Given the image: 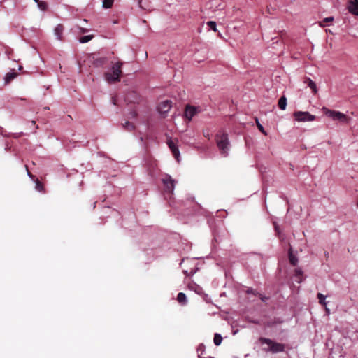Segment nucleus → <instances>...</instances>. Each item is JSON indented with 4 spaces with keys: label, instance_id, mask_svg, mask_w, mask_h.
I'll return each instance as SVG.
<instances>
[{
    "label": "nucleus",
    "instance_id": "obj_30",
    "mask_svg": "<svg viewBox=\"0 0 358 358\" xmlns=\"http://www.w3.org/2000/svg\"><path fill=\"white\" fill-rule=\"evenodd\" d=\"M80 32V33H87L89 31V29L83 28V27H79Z\"/></svg>",
    "mask_w": 358,
    "mask_h": 358
},
{
    "label": "nucleus",
    "instance_id": "obj_16",
    "mask_svg": "<svg viewBox=\"0 0 358 358\" xmlns=\"http://www.w3.org/2000/svg\"><path fill=\"white\" fill-rule=\"evenodd\" d=\"M278 106L279 108L284 110L286 109L287 106V99L285 96L280 97V99L278 101Z\"/></svg>",
    "mask_w": 358,
    "mask_h": 358
},
{
    "label": "nucleus",
    "instance_id": "obj_36",
    "mask_svg": "<svg viewBox=\"0 0 358 358\" xmlns=\"http://www.w3.org/2000/svg\"><path fill=\"white\" fill-rule=\"evenodd\" d=\"M27 175L30 177V178H33L34 176L30 173V172H29L27 171Z\"/></svg>",
    "mask_w": 358,
    "mask_h": 358
},
{
    "label": "nucleus",
    "instance_id": "obj_23",
    "mask_svg": "<svg viewBox=\"0 0 358 358\" xmlns=\"http://www.w3.org/2000/svg\"><path fill=\"white\" fill-rule=\"evenodd\" d=\"M189 287L191 289H194V292H196L197 294H201L202 292V288L196 284L189 285Z\"/></svg>",
    "mask_w": 358,
    "mask_h": 358
},
{
    "label": "nucleus",
    "instance_id": "obj_19",
    "mask_svg": "<svg viewBox=\"0 0 358 358\" xmlns=\"http://www.w3.org/2000/svg\"><path fill=\"white\" fill-rule=\"evenodd\" d=\"M289 262L290 263L293 265V266H296L297 262H298V259L297 258L292 255V251H291V248L289 249Z\"/></svg>",
    "mask_w": 358,
    "mask_h": 358
},
{
    "label": "nucleus",
    "instance_id": "obj_13",
    "mask_svg": "<svg viewBox=\"0 0 358 358\" xmlns=\"http://www.w3.org/2000/svg\"><path fill=\"white\" fill-rule=\"evenodd\" d=\"M64 27L62 24H57L55 28L54 33L58 40H62Z\"/></svg>",
    "mask_w": 358,
    "mask_h": 358
},
{
    "label": "nucleus",
    "instance_id": "obj_1",
    "mask_svg": "<svg viewBox=\"0 0 358 358\" xmlns=\"http://www.w3.org/2000/svg\"><path fill=\"white\" fill-rule=\"evenodd\" d=\"M215 141L217 146L220 150V154L223 157H227L229 155L230 149V143L229 141L228 135L222 131H220L215 136Z\"/></svg>",
    "mask_w": 358,
    "mask_h": 358
},
{
    "label": "nucleus",
    "instance_id": "obj_4",
    "mask_svg": "<svg viewBox=\"0 0 358 358\" xmlns=\"http://www.w3.org/2000/svg\"><path fill=\"white\" fill-rule=\"evenodd\" d=\"M322 110L327 117L331 118L334 121H338L343 124H348L350 120V117L340 111L330 110L326 107H323Z\"/></svg>",
    "mask_w": 358,
    "mask_h": 358
},
{
    "label": "nucleus",
    "instance_id": "obj_20",
    "mask_svg": "<svg viewBox=\"0 0 358 358\" xmlns=\"http://www.w3.org/2000/svg\"><path fill=\"white\" fill-rule=\"evenodd\" d=\"M38 8L42 10L45 11L48 8V4L45 1H40L37 3Z\"/></svg>",
    "mask_w": 358,
    "mask_h": 358
},
{
    "label": "nucleus",
    "instance_id": "obj_14",
    "mask_svg": "<svg viewBox=\"0 0 358 358\" xmlns=\"http://www.w3.org/2000/svg\"><path fill=\"white\" fill-rule=\"evenodd\" d=\"M177 300L182 305H186L187 303L186 295L183 292L178 294Z\"/></svg>",
    "mask_w": 358,
    "mask_h": 358
},
{
    "label": "nucleus",
    "instance_id": "obj_17",
    "mask_svg": "<svg viewBox=\"0 0 358 358\" xmlns=\"http://www.w3.org/2000/svg\"><path fill=\"white\" fill-rule=\"evenodd\" d=\"M222 337L220 334H215L213 342L215 345H220L222 343Z\"/></svg>",
    "mask_w": 358,
    "mask_h": 358
},
{
    "label": "nucleus",
    "instance_id": "obj_39",
    "mask_svg": "<svg viewBox=\"0 0 358 358\" xmlns=\"http://www.w3.org/2000/svg\"><path fill=\"white\" fill-rule=\"evenodd\" d=\"M357 206H358V201H357Z\"/></svg>",
    "mask_w": 358,
    "mask_h": 358
},
{
    "label": "nucleus",
    "instance_id": "obj_5",
    "mask_svg": "<svg viewBox=\"0 0 358 358\" xmlns=\"http://www.w3.org/2000/svg\"><path fill=\"white\" fill-rule=\"evenodd\" d=\"M162 183L164 185L165 191L172 194L173 192L176 181L173 180L171 176L166 174L162 179Z\"/></svg>",
    "mask_w": 358,
    "mask_h": 358
},
{
    "label": "nucleus",
    "instance_id": "obj_24",
    "mask_svg": "<svg viewBox=\"0 0 358 358\" xmlns=\"http://www.w3.org/2000/svg\"><path fill=\"white\" fill-rule=\"evenodd\" d=\"M208 28L214 31H217V24L214 21H208L206 23Z\"/></svg>",
    "mask_w": 358,
    "mask_h": 358
},
{
    "label": "nucleus",
    "instance_id": "obj_7",
    "mask_svg": "<svg viewBox=\"0 0 358 358\" xmlns=\"http://www.w3.org/2000/svg\"><path fill=\"white\" fill-rule=\"evenodd\" d=\"M178 141L173 140L171 138H169L167 139V145L170 150H171L175 159L177 160V162H180V151L178 150V145H177Z\"/></svg>",
    "mask_w": 358,
    "mask_h": 358
},
{
    "label": "nucleus",
    "instance_id": "obj_32",
    "mask_svg": "<svg viewBox=\"0 0 358 358\" xmlns=\"http://www.w3.org/2000/svg\"><path fill=\"white\" fill-rule=\"evenodd\" d=\"M203 348H204L203 345H200L199 346L198 350H203Z\"/></svg>",
    "mask_w": 358,
    "mask_h": 358
},
{
    "label": "nucleus",
    "instance_id": "obj_31",
    "mask_svg": "<svg viewBox=\"0 0 358 358\" xmlns=\"http://www.w3.org/2000/svg\"><path fill=\"white\" fill-rule=\"evenodd\" d=\"M189 262H191V261H190V260H189L188 259H182V262L180 263V265H181V266H182V265H184V264H185L186 263H188Z\"/></svg>",
    "mask_w": 358,
    "mask_h": 358
},
{
    "label": "nucleus",
    "instance_id": "obj_6",
    "mask_svg": "<svg viewBox=\"0 0 358 358\" xmlns=\"http://www.w3.org/2000/svg\"><path fill=\"white\" fill-rule=\"evenodd\" d=\"M294 116L298 122H311L315 120V116L308 112L297 111L294 113Z\"/></svg>",
    "mask_w": 358,
    "mask_h": 358
},
{
    "label": "nucleus",
    "instance_id": "obj_26",
    "mask_svg": "<svg viewBox=\"0 0 358 358\" xmlns=\"http://www.w3.org/2000/svg\"><path fill=\"white\" fill-rule=\"evenodd\" d=\"M35 189L38 191V192H42L43 190V185L42 183L38 180L36 179V187H35Z\"/></svg>",
    "mask_w": 358,
    "mask_h": 358
},
{
    "label": "nucleus",
    "instance_id": "obj_27",
    "mask_svg": "<svg viewBox=\"0 0 358 358\" xmlns=\"http://www.w3.org/2000/svg\"><path fill=\"white\" fill-rule=\"evenodd\" d=\"M123 127L129 131H131L134 128V125L128 121L123 124Z\"/></svg>",
    "mask_w": 358,
    "mask_h": 358
},
{
    "label": "nucleus",
    "instance_id": "obj_9",
    "mask_svg": "<svg viewBox=\"0 0 358 358\" xmlns=\"http://www.w3.org/2000/svg\"><path fill=\"white\" fill-rule=\"evenodd\" d=\"M200 111L201 110L199 107L187 106L185 110V115L189 120H191L192 117Z\"/></svg>",
    "mask_w": 358,
    "mask_h": 358
},
{
    "label": "nucleus",
    "instance_id": "obj_15",
    "mask_svg": "<svg viewBox=\"0 0 358 358\" xmlns=\"http://www.w3.org/2000/svg\"><path fill=\"white\" fill-rule=\"evenodd\" d=\"M17 73L15 72H8L6 74L4 80L5 83L7 84L10 83L12 80H13L17 76Z\"/></svg>",
    "mask_w": 358,
    "mask_h": 358
},
{
    "label": "nucleus",
    "instance_id": "obj_35",
    "mask_svg": "<svg viewBox=\"0 0 358 358\" xmlns=\"http://www.w3.org/2000/svg\"><path fill=\"white\" fill-rule=\"evenodd\" d=\"M275 231H276L277 232H278V231H279V227H278V226H277L276 224H275Z\"/></svg>",
    "mask_w": 358,
    "mask_h": 358
},
{
    "label": "nucleus",
    "instance_id": "obj_21",
    "mask_svg": "<svg viewBox=\"0 0 358 358\" xmlns=\"http://www.w3.org/2000/svg\"><path fill=\"white\" fill-rule=\"evenodd\" d=\"M93 35L84 36L80 38L79 41L81 43H85L91 41L93 38Z\"/></svg>",
    "mask_w": 358,
    "mask_h": 358
},
{
    "label": "nucleus",
    "instance_id": "obj_29",
    "mask_svg": "<svg viewBox=\"0 0 358 358\" xmlns=\"http://www.w3.org/2000/svg\"><path fill=\"white\" fill-rule=\"evenodd\" d=\"M183 272H184L186 275H194V274L196 272V270H195L194 268H192V269L190 270V271L189 272L187 270L184 269V270H183Z\"/></svg>",
    "mask_w": 358,
    "mask_h": 358
},
{
    "label": "nucleus",
    "instance_id": "obj_22",
    "mask_svg": "<svg viewBox=\"0 0 358 358\" xmlns=\"http://www.w3.org/2000/svg\"><path fill=\"white\" fill-rule=\"evenodd\" d=\"M317 299H318V300H319V303H320V304H322V306H326V305H327V302H326V301H325V299H326V296H325L324 295H323V294H321V293H318V294H317Z\"/></svg>",
    "mask_w": 358,
    "mask_h": 358
},
{
    "label": "nucleus",
    "instance_id": "obj_3",
    "mask_svg": "<svg viewBox=\"0 0 358 358\" xmlns=\"http://www.w3.org/2000/svg\"><path fill=\"white\" fill-rule=\"evenodd\" d=\"M259 341L262 344L268 345V348H264L265 352H271L272 353H278L285 351V345L273 341L270 338H260Z\"/></svg>",
    "mask_w": 358,
    "mask_h": 358
},
{
    "label": "nucleus",
    "instance_id": "obj_25",
    "mask_svg": "<svg viewBox=\"0 0 358 358\" xmlns=\"http://www.w3.org/2000/svg\"><path fill=\"white\" fill-rule=\"evenodd\" d=\"M334 20V17H325L321 22H320V25L321 27H324V24H327V23H329V22H331Z\"/></svg>",
    "mask_w": 358,
    "mask_h": 358
},
{
    "label": "nucleus",
    "instance_id": "obj_11",
    "mask_svg": "<svg viewBox=\"0 0 358 358\" xmlns=\"http://www.w3.org/2000/svg\"><path fill=\"white\" fill-rule=\"evenodd\" d=\"M294 280L297 283H301L303 281V272L301 268H296L294 275Z\"/></svg>",
    "mask_w": 358,
    "mask_h": 358
},
{
    "label": "nucleus",
    "instance_id": "obj_12",
    "mask_svg": "<svg viewBox=\"0 0 358 358\" xmlns=\"http://www.w3.org/2000/svg\"><path fill=\"white\" fill-rule=\"evenodd\" d=\"M304 83L308 85V86L312 90V92L314 94L317 92V87L314 81H313L310 78H306L304 80Z\"/></svg>",
    "mask_w": 358,
    "mask_h": 358
},
{
    "label": "nucleus",
    "instance_id": "obj_33",
    "mask_svg": "<svg viewBox=\"0 0 358 358\" xmlns=\"http://www.w3.org/2000/svg\"><path fill=\"white\" fill-rule=\"evenodd\" d=\"M141 3H142V0H139V1H138L139 6H140L141 8L145 9V8H143V6H142Z\"/></svg>",
    "mask_w": 358,
    "mask_h": 358
},
{
    "label": "nucleus",
    "instance_id": "obj_8",
    "mask_svg": "<svg viewBox=\"0 0 358 358\" xmlns=\"http://www.w3.org/2000/svg\"><path fill=\"white\" fill-rule=\"evenodd\" d=\"M172 107V101L166 100L161 102L158 106V111L162 115H166Z\"/></svg>",
    "mask_w": 358,
    "mask_h": 358
},
{
    "label": "nucleus",
    "instance_id": "obj_18",
    "mask_svg": "<svg viewBox=\"0 0 358 358\" xmlns=\"http://www.w3.org/2000/svg\"><path fill=\"white\" fill-rule=\"evenodd\" d=\"M114 0H103L102 6L103 8H110L113 4Z\"/></svg>",
    "mask_w": 358,
    "mask_h": 358
},
{
    "label": "nucleus",
    "instance_id": "obj_37",
    "mask_svg": "<svg viewBox=\"0 0 358 358\" xmlns=\"http://www.w3.org/2000/svg\"><path fill=\"white\" fill-rule=\"evenodd\" d=\"M247 292L248 293H252V289H248Z\"/></svg>",
    "mask_w": 358,
    "mask_h": 358
},
{
    "label": "nucleus",
    "instance_id": "obj_2",
    "mask_svg": "<svg viewBox=\"0 0 358 358\" xmlns=\"http://www.w3.org/2000/svg\"><path fill=\"white\" fill-rule=\"evenodd\" d=\"M122 62H117L115 64L110 71L104 73L105 80L109 83H113L120 80V75L122 73L121 67Z\"/></svg>",
    "mask_w": 358,
    "mask_h": 358
},
{
    "label": "nucleus",
    "instance_id": "obj_38",
    "mask_svg": "<svg viewBox=\"0 0 358 358\" xmlns=\"http://www.w3.org/2000/svg\"><path fill=\"white\" fill-rule=\"evenodd\" d=\"M36 3H38V1H40V0H34Z\"/></svg>",
    "mask_w": 358,
    "mask_h": 358
},
{
    "label": "nucleus",
    "instance_id": "obj_34",
    "mask_svg": "<svg viewBox=\"0 0 358 358\" xmlns=\"http://www.w3.org/2000/svg\"><path fill=\"white\" fill-rule=\"evenodd\" d=\"M112 103H113L114 105H116V104H117V103H116V99H115V97H113V98H112Z\"/></svg>",
    "mask_w": 358,
    "mask_h": 358
},
{
    "label": "nucleus",
    "instance_id": "obj_28",
    "mask_svg": "<svg viewBox=\"0 0 358 358\" xmlns=\"http://www.w3.org/2000/svg\"><path fill=\"white\" fill-rule=\"evenodd\" d=\"M256 122H257V127L258 129H259V131L264 135H267V133L266 132V131L264 130L263 126L259 122V120L258 119H256Z\"/></svg>",
    "mask_w": 358,
    "mask_h": 358
},
{
    "label": "nucleus",
    "instance_id": "obj_10",
    "mask_svg": "<svg viewBox=\"0 0 358 358\" xmlns=\"http://www.w3.org/2000/svg\"><path fill=\"white\" fill-rule=\"evenodd\" d=\"M348 10L350 13L358 16V0L350 1Z\"/></svg>",
    "mask_w": 358,
    "mask_h": 358
}]
</instances>
